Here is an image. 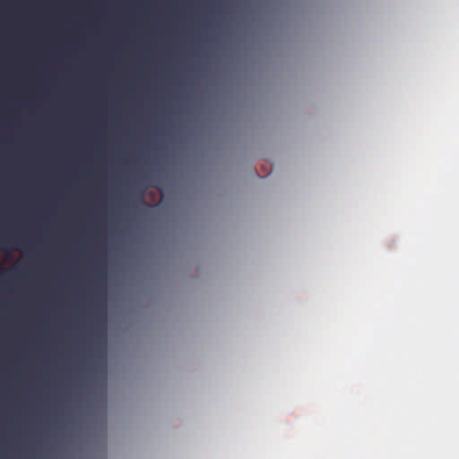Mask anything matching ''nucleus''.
Instances as JSON below:
<instances>
[{"mask_svg":"<svg viewBox=\"0 0 459 459\" xmlns=\"http://www.w3.org/2000/svg\"><path fill=\"white\" fill-rule=\"evenodd\" d=\"M22 243L15 238L6 237L0 238V249H22Z\"/></svg>","mask_w":459,"mask_h":459,"instance_id":"nucleus-1","label":"nucleus"}]
</instances>
